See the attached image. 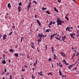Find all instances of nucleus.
<instances>
[{"instance_id": "nucleus-23", "label": "nucleus", "mask_w": 79, "mask_h": 79, "mask_svg": "<svg viewBox=\"0 0 79 79\" xmlns=\"http://www.w3.org/2000/svg\"><path fill=\"white\" fill-rule=\"evenodd\" d=\"M62 76L63 77V79H65L66 78V76L62 75Z\"/></svg>"}, {"instance_id": "nucleus-7", "label": "nucleus", "mask_w": 79, "mask_h": 79, "mask_svg": "<svg viewBox=\"0 0 79 79\" xmlns=\"http://www.w3.org/2000/svg\"><path fill=\"white\" fill-rule=\"evenodd\" d=\"M37 21L38 24L40 26H41V23H40L39 22V20L37 19Z\"/></svg>"}, {"instance_id": "nucleus-56", "label": "nucleus", "mask_w": 79, "mask_h": 79, "mask_svg": "<svg viewBox=\"0 0 79 79\" xmlns=\"http://www.w3.org/2000/svg\"><path fill=\"white\" fill-rule=\"evenodd\" d=\"M10 74V73H7V75H9V74Z\"/></svg>"}, {"instance_id": "nucleus-33", "label": "nucleus", "mask_w": 79, "mask_h": 79, "mask_svg": "<svg viewBox=\"0 0 79 79\" xmlns=\"http://www.w3.org/2000/svg\"><path fill=\"white\" fill-rule=\"evenodd\" d=\"M30 7H31V5H28L27 6V8H30Z\"/></svg>"}, {"instance_id": "nucleus-27", "label": "nucleus", "mask_w": 79, "mask_h": 79, "mask_svg": "<svg viewBox=\"0 0 79 79\" xmlns=\"http://www.w3.org/2000/svg\"><path fill=\"white\" fill-rule=\"evenodd\" d=\"M32 77L33 79H35V76H34V75H32Z\"/></svg>"}, {"instance_id": "nucleus-2", "label": "nucleus", "mask_w": 79, "mask_h": 79, "mask_svg": "<svg viewBox=\"0 0 79 79\" xmlns=\"http://www.w3.org/2000/svg\"><path fill=\"white\" fill-rule=\"evenodd\" d=\"M42 33H41V34H40V33H38V37L39 38V41H41V40H42V37H43L42 35Z\"/></svg>"}, {"instance_id": "nucleus-18", "label": "nucleus", "mask_w": 79, "mask_h": 79, "mask_svg": "<svg viewBox=\"0 0 79 79\" xmlns=\"http://www.w3.org/2000/svg\"><path fill=\"white\" fill-rule=\"evenodd\" d=\"M59 66H60V67H61V68L62 67V66H63V65H62V64H61L60 63H59Z\"/></svg>"}, {"instance_id": "nucleus-15", "label": "nucleus", "mask_w": 79, "mask_h": 79, "mask_svg": "<svg viewBox=\"0 0 79 79\" xmlns=\"http://www.w3.org/2000/svg\"><path fill=\"white\" fill-rule=\"evenodd\" d=\"M18 11H21V7L18 6Z\"/></svg>"}, {"instance_id": "nucleus-39", "label": "nucleus", "mask_w": 79, "mask_h": 79, "mask_svg": "<svg viewBox=\"0 0 79 79\" xmlns=\"http://www.w3.org/2000/svg\"><path fill=\"white\" fill-rule=\"evenodd\" d=\"M39 40H39V38H38V44H39V42L41 41H39Z\"/></svg>"}, {"instance_id": "nucleus-30", "label": "nucleus", "mask_w": 79, "mask_h": 79, "mask_svg": "<svg viewBox=\"0 0 79 79\" xmlns=\"http://www.w3.org/2000/svg\"><path fill=\"white\" fill-rule=\"evenodd\" d=\"M9 50L10 52H13V49H9Z\"/></svg>"}, {"instance_id": "nucleus-51", "label": "nucleus", "mask_w": 79, "mask_h": 79, "mask_svg": "<svg viewBox=\"0 0 79 79\" xmlns=\"http://www.w3.org/2000/svg\"><path fill=\"white\" fill-rule=\"evenodd\" d=\"M31 47H32V48H33V49H35V48L33 47L32 46H31Z\"/></svg>"}, {"instance_id": "nucleus-26", "label": "nucleus", "mask_w": 79, "mask_h": 79, "mask_svg": "<svg viewBox=\"0 0 79 79\" xmlns=\"http://www.w3.org/2000/svg\"><path fill=\"white\" fill-rule=\"evenodd\" d=\"M65 19H66L67 20V21H69V18L67 17H65Z\"/></svg>"}, {"instance_id": "nucleus-63", "label": "nucleus", "mask_w": 79, "mask_h": 79, "mask_svg": "<svg viewBox=\"0 0 79 79\" xmlns=\"http://www.w3.org/2000/svg\"><path fill=\"white\" fill-rule=\"evenodd\" d=\"M74 55H72V58H73V57H74Z\"/></svg>"}, {"instance_id": "nucleus-11", "label": "nucleus", "mask_w": 79, "mask_h": 79, "mask_svg": "<svg viewBox=\"0 0 79 79\" xmlns=\"http://www.w3.org/2000/svg\"><path fill=\"white\" fill-rule=\"evenodd\" d=\"M56 55H55V54H54V60H56Z\"/></svg>"}, {"instance_id": "nucleus-41", "label": "nucleus", "mask_w": 79, "mask_h": 79, "mask_svg": "<svg viewBox=\"0 0 79 79\" xmlns=\"http://www.w3.org/2000/svg\"><path fill=\"white\" fill-rule=\"evenodd\" d=\"M4 72H6V69H4Z\"/></svg>"}, {"instance_id": "nucleus-20", "label": "nucleus", "mask_w": 79, "mask_h": 79, "mask_svg": "<svg viewBox=\"0 0 79 79\" xmlns=\"http://www.w3.org/2000/svg\"><path fill=\"white\" fill-rule=\"evenodd\" d=\"M38 74L39 75H40L41 76H43V74H42V73H38Z\"/></svg>"}, {"instance_id": "nucleus-38", "label": "nucleus", "mask_w": 79, "mask_h": 79, "mask_svg": "<svg viewBox=\"0 0 79 79\" xmlns=\"http://www.w3.org/2000/svg\"><path fill=\"white\" fill-rule=\"evenodd\" d=\"M55 38H56V39H57V40H60V39H59V38H58L56 37H55Z\"/></svg>"}, {"instance_id": "nucleus-16", "label": "nucleus", "mask_w": 79, "mask_h": 79, "mask_svg": "<svg viewBox=\"0 0 79 79\" xmlns=\"http://www.w3.org/2000/svg\"><path fill=\"white\" fill-rule=\"evenodd\" d=\"M42 10H47V8H45L44 7H43L41 8Z\"/></svg>"}, {"instance_id": "nucleus-10", "label": "nucleus", "mask_w": 79, "mask_h": 79, "mask_svg": "<svg viewBox=\"0 0 79 79\" xmlns=\"http://www.w3.org/2000/svg\"><path fill=\"white\" fill-rule=\"evenodd\" d=\"M52 23H53V21H50V23L49 24L48 26H51V25L52 24Z\"/></svg>"}, {"instance_id": "nucleus-43", "label": "nucleus", "mask_w": 79, "mask_h": 79, "mask_svg": "<svg viewBox=\"0 0 79 79\" xmlns=\"http://www.w3.org/2000/svg\"><path fill=\"white\" fill-rule=\"evenodd\" d=\"M68 27H67L66 29V31H68Z\"/></svg>"}, {"instance_id": "nucleus-52", "label": "nucleus", "mask_w": 79, "mask_h": 79, "mask_svg": "<svg viewBox=\"0 0 79 79\" xmlns=\"http://www.w3.org/2000/svg\"><path fill=\"white\" fill-rule=\"evenodd\" d=\"M30 8H29L27 7V10H28V11H29V10Z\"/></svg>"}, {"instance_id": "nucleus-50", "label": "nucleus", "mask_w": 79, "mask_h": 79, "mask_svg": "<svg viewBox=\"0 0 79 79\" xmlns=\"http://www.w3.org/2000/svg\"><path fill=\"white\" fill-rule=\"evenodd\" d=\"M53 47H52V52H53Z\"/></svg>"}, {"instance_id": "nucleus-58", "label": "nucleus", "mask_w": 79, "mask_h": 79, "mask_svg": "<svg viewBox=\"0 0 79 79\" xmlns=\"http://www.w3.org/2000/svg\"><path fill=\"white\" fill-rule=\"evenodd\" d=\"M57 18H58V19H57V20H60V18L57 17Z\"/></svg>"}, {"instance_id": "nucleus-62", "label": "nucleus", "mask_w": 79, "mask_h": 79, "mask_svg": "<svg viewBox=\"0 0 79 79\" xmlns=\"http://www.w3.org/2000/svg\"><path fill=\"white\" fill-rule=\"evenodd\" d=\"M8 61L9 63H10V62H11V60H9Z\"/></svg>"}, {"instance_id": "nucleus-34", "label": "nucleus", "mask_w": 79, "mask_h": 79, "mask_svg": "<svg viewBox=\"0 0 79 79\" xmlns=\"http://www.w3.org/2000/svg\"><path fill=\"white\" fill-rule=\"evenodd\" d=\"M61 0H57V2H59V3H61Z\"/></svg>"}, {"instance_id": "nucleus-48", "label": "nucleus", "mask_w": 79, "mask_h": 79, "mask_svg": "<svg viewBox=\"0 0 79 79\" xmlns=\"http://www.w3.org/2000/svg\"><path fill=\"white\" fill-rule=\"evenodd\" d=\"M12 28H13L14 29H15V26H12Z\"/></svg>"}, {"instance_id": "nucleus-22", "label": "nucleus", "mask_w": 79, "mask_h": 79, "mask_svg": "<svg viewBox=\"0 0 79 79\" xmlns=\"http://www.w3.org/2000/svg\"><path fill=\"white\" fill-rule=\"evenodd\" d=\"M49 30H51L50 29H48L46 30L45 32H49Z\"/></svg>"}, {"instance_id": "nucleus-35", "label": "nucleus", "mask_w": 79, "mask_h": 79, "mask_svg": "<svg viewBox=\"0 0 79 79\" xmlns=\"http://www.w3.org/2000/svg\"><path fill=\"white\" fill-rule=\"evenodd\" d=\"M9 79H12V75H11L10 76V78H9Z\"/></svg>"}, {"instance_id": "nucleus-13", "label": "nucleus", "mask_w": 79, "mask_h": 79, "mask_svg": "<svg viewBox=\"0 0 79 79\" xmlns=\"http://www.w3.org/2000/svg\"><path fill=\"white\" fill-rule=\"evenodd\" d=\"M54 10L56 11V12H58V11L57 10V9H56V7H54Z\"/></svg>"}, {"instance_id": "nucleus-8", "label": "nucleus", "mask_w": 79, "mask_h": 79, "mask_svg": "<svg viewBox=\"0 0 79 79\" xmlns=\"http://www.w3.org/2000/svg\"><path fill=\"white\" fill-rule=\"evenodd\" d=\"M74 64H72L71 65H70L69 66H68V69H71V68L73 66Z\"/></svg>"}, {"instance_id": "nucleus-32", "label": "nucleus", "mask_w": 79, "mask_h": 79, "mask_svg": "<svg viewBox=\"0 0 79 79\" xmlns=\"http://www.w3.org/2000/svg\"><path fill=\"white\" fill-rule=\"evenodd\" d=\"M50 74H51V75H52V73H48V76L49 75H50Z\"/></svg>"}, {"instance_id": "nucleus-59", "label": "nucleus", "mask_w": 79, "mask_h": 79, "mask_svg": "<svg viewBox=\"0 0 79 79\" xmlns=\"http://www.w3.org/2000/svg\"><path fill=\"white\" fill-rule=\"evenodd\" d=\"M5 74V72H3L2 73V74Z\"/></svg>"}, {"instance_id": "nucleus-6", "label": "nucleus", "mask_w": 79, "mask_h": 79, "mask_svg": "<svg viewBox=\"0 0 79 79\" xmlns=\"http://www.w3.org/2000/svg\"><path fill=\"white\" fill-rule=\"evenodd\" d=\"M7 37V35H6V34H5L3 36V40H5V39H6V38Z\"/></svg>"}, {"instance_id": "nucleus-44", "label": "nucleus", "mask_w": 79, "mask_h": 79, "mask_svg": "<svg viewBox=\"0 0 79 79\" xmlns=\"http://www.w3.org/2000/svg\"><path fill=\"white\" fill-rule=\"evenodd\" d=\"M79 55V53L77 52L76 56H78Z\"/></svg>"}, {"instance_id": "nucleus-5", "label": "nucleus", "mask_w": 79, "mask_h": 79, "mask_svg": "<svg viewBox=\"0 0 79 79\" xmlns=\"http://www.w3.org/2000/svg\"><path fill=\"white\" fill-rule=\"evenodd\" d=\"M60 54H61V56H64V57H65L66 56V55H65V54L63 52H60Z\"/></svg>"}, {"instance_id": "nucleus-21", "label": "nucleus", "mask_w": 79, "mask_h": 79, "mask_svg": "<svg viewBox=\"0 0 79 79\" xmlns=\"http://www.w3.org/2000/svg\"><path fill=\"white\" fill-rule=\"evenodd\" d=\"M23 38H24V37H22L21 38V42H23Z\"/></svg>"}, {"instance_id": "nucleus-42", "label": "nucleus", "mask_w": 79, "mask_h": 79, "mask_svg": "<svg viewBox=\"0 0 79 79\" xmlns=\"http://www.w3.org/2000/svg\"><path fill=\"white\" fill-rule=\"evenodd\" d=\"M35 63L36 64H37V60H35Z\"/></svg>"}, {"instance_id": "nucleus-4", "label": "nucleus", "mask_w": 79, "mask_h": 79, "mask_svg": "<svg viewBox=\"0 0 79 79\" xmlns=\"http://www.w3.org/2000/svg\"><path fill=\"white\" fill-rule=\"evenodd\" d=\"M57 34V33H56V34H54L52 35H51V38H53L55 37V35H56Z\"/></svg>"}, {"instance_id": "nucleus-3", "label": "nucleus", "mask_w": 79, "mask_h": 79, "mask_svg": "<svg viewBox=\"0 0 79 79\" xmlns=\"http://www.w3.org/2000/svg\"><path fill=\"white\" fill-rule=\"evenodd\" d=\"M70 35L71 37H72L73 38V39H74V37L73 36V35H74V36H75V33H72V34H70Z\"/></svg>"}, {"instance_id": "nucleus-1", "label": "nucleus", "mask_w": 79, "mask_h": 79, "mask_svg": "<svg viewBox=\"0 0 79 79\" xmlns=\"http://www.w3.org/2000/svg\"><path fill=\"white\" fill-rule=\"evenodd\" d=\"M57 27H58L59 26V25H60L61 26H63L62 24H61L62 23H64V22L63 21L61 20H57Z\"/></svg>"}, {"instance_id": "nucleus-57", "label": "nucleus", "mask_w": 79, "mask_h": 79, "mask_svg": "<svg viewBox=\"0 0 79 79\" xmlns=\"http://www.w3.org/2000/svg\"><path fill=\"white\" fill-rule=\"evenodd\" d=\"M34 66H36V65H35V63H34Z\"/></svg>"}, {"instance_id": "nucleus-36", "label": "nucleus", "mask_w": 79, "mask_h": 79, "mask_svg": "<svg viewBox=\"0 0 79 79\" xmlns=\"http://www.w3.org/2000/svg\"><path fill=\"white\" fill-rule=\"evenodd\" d=\"M48 61H52V58H49L48 60Z\"/></svg>"}, {"instance_id": "nucleus-53", "label": "nucleus", "mask_w": 79, "mask_h": 79, "mask_svg": "<svg viewBox=\"0 0 79 79\" xmlns=\"http://www.w3.org/2000/svg\"><path fill=\"white\" fill-rule=\"evenodd\" d=\"M29 5H31V2H30Z\"/></svg>"}, {"instance_id": "nucleus-28", "label": "nucleus", "mask_w": 79, "mask_h": 79, "mask_svg": "<svg viewBox=\"0 0 79 79\" xmlns=\"http://www.w3.org/2000/svg\"><path fill=\"white\" fill-rule=\"evenodd\" d=\"M46 13H47V14H48V15H50V13H49V12L47 10L46 11Z\"/></svg>"}, {"instance_id": "nucleus-17", "label": "nucleus", "mask_w": 79, "mask_h": 79, "mask_svg": "<svg viewBox=\"0 0 79 79\" xmlns=\"http://www.w3.org/2000/svg\"><path fill=\"white\" fill-rule=\"evenodd\" d=\"M14 55H15V56H16L18 57V54L17 53H15L14 54Z\"/></svg>"}, {"instance_id": "nucleus-46", "label": "nucleus", "mask_w": 79, "mask_h": 79, "mask_svg": "<svg viewBox=\"0 0 79 79\" xmlns=\"http://www.w3.org/2000/svg\"><path fill=\"white\" fill-rule=\"evenodd\" d=\"M46 50H47V45H46Z\"/></svg>"}, {"instance_id": "nucleus-60", "label": "nucleus", "mask_w": 79, "mask_h": 79, "mask_svg": "<svg viewBox=\"0 0 79 79\" xmlns=\"http://www.w3.org/2000/svg\"><path fill=\"white\" fill-rule=\"evenodd\" d=\"M65 64H66V65H68V63H66Z\"/></svg>"}, {"instance_id": "nucleus-37", "label": "nucleus", "mask_w": 79, "mask_h": 79, "mask_svg": "<svg viewBox=\"0 0 79 79\" xmlns=\"http://www.w3.org/2000/svg\"><path fill=\"white\" fill-rule=\"evenodd\" d=\"M69 31V32H71V30H69V27H68V30Z\"/></svg>"}, {"instance_id": "nucleus-49", "label": "nucleus", "mask_w": 79, "mask_h": 79, "mask_svg": "<svg viewBox=\"0 0 79 79\" xmlns=\"http://www.w3.org/2000/svg\"><path fill=\"white\" fill-rule=\"evenodd\" d=\"M55 21L53 22V23H52L53 24H55Z\"/></svg>"}, {"instance_id": "nucleus-64", "label": "nucleus", "mask_w": 79, "mask_h": 79, "mask_svg": "<svg viewBox=\"0 0 79 79\" xmlns=\"http://www.w3.org/2000/svg\"><path fill=\"white\" fill-rule=\"evenodd\" d=\"M77 33H79V30H77Z\"/></svg>"}, {"instance_id": "nucleus-45", "label": "nucleus", "mask_w": 79, "mask_h": 79, "mask_svg": "<svg viewBox=\"0 0 79 79\" xmlns=\"http://www.w3.org/2000/svg\"><path fill=\"white\" fill-rule=\"evenodd\" d=\"M24 55H25V54L24 53L22 54V55H21V56H24Z\"/></svg>"}, {"instance_id": "nucleus-9", "label": "nucleus", "mask_w": 79, "mask_h": 79, "mask_svg": "<svg viewBox=\"0 0 79 79\" xmlns=\"http://www.w3.org/2000/svg\"><path fill=\"white\" fill-rule=\"evenodd\" d=\"M66 36H64V37H62V40H64V39H66Z\"/></svg>"}, {"instance_id": "nucleus-29", "label": "nucleus", "mask_w": 79, "mask_h": 79, "mask_svg": "<svg viewBox=\"0 0 79 79\" xmlns=\"http://www.w3.org/2000/svg\"><path fill=\"white\" fill-rule=\"evenodd\" d=\"M22 71L23 72H24V71H26V70H25V69H22Z\"/></svg>"}, {"instance_id": "nucleus-55", "label": "nucleus", "mask_w": 79, "mask_h": 79, "mask_svg": "<svg viewBox=\"0 0 79 79\" xmlns=\"http://www.w3.org/2000/svg\"><path fill=\"white\" fill-rule=\"evenodd\" d=\"M24 67L25 68H27V65H24Z\"/></svg>"}, {"instance_id": "nucleus-61", "label": "nucleus", "mask_w": 79, "mask_h": 79, "mask_svg": "<svg viewBox=\"0 0 79 79\" xmlns=\"http://www.w3.org/2000/svg\"><path fill=\"white\" fill-rule=\"evenodd\" d=\"M37 49L39 53V52H40V51H39V49H38V48H37Z\"/></svg>"}, {"instance_id": "nucleus-25", "label": "nucleus", "mask_w": 79, "mask_h": 79, "mask_svg": "<svg viewBox=\"0 0 79 79\" xmlns=\"http://www.w3.org/2000/svg\"><path fill=\"white\" fill-rule=\"evenodd\" d=\"M19 6H21L22 5V2H20L19 3Z\"/></svg>"}, {"instance_id": "nucleus-47", "label": "nucleus", "mask_w": 79, "mask_h": 79, "mask_svg": "<svg viewBox=\"0 0 79 79\" xmlns=\"http://www.w3.org/2000/svg\"><path fill=\"white\" fill-rule=\"evenodd\" d=\"M2 56L4 57V58H5V55H3Z\"/></svg>"}, {"instance_id": "nucleus-40", "label": "nucleus", "mask_w": 79, "mask_h": 79, "mask_svg": "<svg viewBox=\"0 0 79 79\" xmlns=\"http://www.w3.org/2000/svg\"><path fill=\"white\" fill-rule=\"evenodd\" d=\"M13 33V32H11L9 34V35H11Z\"/></svg>"}, {"instance_id": "nucleus-14", "label": "nucleus", "mask_w": 79, "mask_h": 79, "mask_svg": "<svg viewBox=\"0 0 79 79\" xmlns=\"http://www.w3.org/2000/svg\"><path fill=\"white\" fill-rule=\"evenodd\" d=\"M10 5V3H8V8H11V6Z\"/></svg>"}, {"instance_id": "nucleus-31", "label": "nucleus", "mask_w": 79, "mask_h": 79, "mask_svg": "<svg viewBox=\"0 0 79 79\" xmlns=\"http://www.w3.org/2000/svg\"><path fill=\"white\" fill-rule=\"evenodd\" d=\"M42 34V35H43V37H46L47 36L46 35H43V34Z\"/></svg>"}, {"instance_id": "nucleus-54", "label": "nucleus", "mask_w": 79, "mask_h": 79, "mask_svg": "<svg viewBox=\"0 0 79 79\" xmlns=\"http://www.w3.org/2000/svg\"><path fill=\"white\" fill-rule=\"evenodd\" d=\"M35 18H37V15H36L35 16Z\"/></svg>"}, {"instance_id": "nucleus-19", "label": "nucleus", "mask_w": 79, "mask_h": 79, "mask_svg": "<svg viewBox=\"0 0 79 79\" xmlns=\"http://www.w3.org/2000/svg\"><path fill=\"white\" fill-rule=\"evenodd\" d=\"M2 63L3 64H6V61L5 60H2Z\"/></svg>"}, {"instance_id": "nucleus-12", "label": "nucleus", "mask_w": 79, "mask_h": 79, "mask_svg": "<svg viewBox=\"0 0 79 79\" xmlns=\"http://www.w3.org/2000/svg\"><path fill=\"white\" fill-rule=\"evenodd\" d=\"M59 74L60 76H62V74L61 73V70H60V69H59Z\"/></svg>"}, {"instance_id": "nucleus-24", "label": "nucleus", "mask_w": 79, "mask_h": 79, "mask_svg": "<svg viewBox=\"0 0 79 79\" xmlns=\"http://www.w3.org/2000/svg\"><path fill=\"white\" fill-rule=\"evenodd\" d=\"M33 3H35V4H37V2H36L35 1H33Z\"/></svg>"}]
</instances>
